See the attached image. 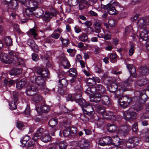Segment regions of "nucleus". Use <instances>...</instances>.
Here are the masks:
<instances>
[{
    "label": "nucleus",
    "instance_id": "1",
    "mask_svg": "<svg viewBox=\"0 0 149 149\" xmlns=\"http://www.w3.org/2000/svg\"><path fill=\"white\" fill-rule=\"evenodd\" d=\"M141 139L138 137H134L129 139L126 142V146L129 148H134L138 145Z\"/></svg>",
    "mask_w": 149,
    "mask_h": 149
},
{
    "label": "nucleus",
    "instance_id": "2",
    "mask_svg": "<svg viewBox=\"0 0 149 149\" xmlns=\"http://www.w3.org/2000/svg\"><path fill=\"white\" fill-rule=\"evenodd\" d=\"M131 101L132 99L128 96L127 95L121 96L119 99L120 106L123 108H125L127 107Z\"/></svg>",
    "mask_w": 149,
    "mask_h": 149
},
{
    "label": "nucleus",
    "instance_id": "3",
    "mask_svg": "<svg viewBox=\"0 0 149 149\" xmlns=\"http://www.w3.org/2000/svg\"><path fill=\"white\" fill-rule=\"evenodd\" d=\"M46 79L40 76H38L35 79L36 83L41 90H44L46 88L45 83Z\"/></svg>",
    "mask_w": 149,
    "mask_h": 149
},
{
    "label": "nucleus",
    "instance_id": "4",
    "mask_svg": "<svg viewBox=\"0 0 149 149\" xmlns=\"http://www.w3.org/2000/svg\"><path fill=\"white\" fill-rule=\"evenodd\" d=\"M137 25L140 28L144 29L149 26V17H144L140 18L138 21Z\"/></svg>",
    "mask_w": 149,
    "mask_h": 149
},
{
    "label": "nucleus",
    "instance_id": "5",
    "mask_svg": "<svg viewBox=\"0 0 149 149\" xmlns=\"http://www.w3.org/2000/svg\"><path fill=\"white\" fill-rule=\"evenodd\" d=\"M144 95H145L143 93H141L139 96V102L138 103H136L134 106V109L137 111L142 110L143 108L142 104L145 103L146 100L145 99H143L142 97H141Z\"/></svg>",
    "mask_w": 149,
    "mask_h": 149
},
{
    "label": "nucleus",
    "instance_id": "6",
    "mask_svg": "<svg viewBox=\"0 0 149 149\" xmlns=\"http://www.w3.org/2000/svg\"><path fill=\"white\" fill-rule=\"evenodd\" d=\"M123 116L125 120L128 121L136 118L137 114L135 112L130 110L125 111L123 114Z\"/></svg>",
    "mask_w": 149,
    "mask_h": 149
},
{
    "label": "nucleus",
    "instance_id": "7",
    "mask_svg": "<svg viewBox=\"0 0 149 149\" xmlns=\"http://www.w3.org/2000/svg\"><path fill=\"white\" fill-rule=\"evenodd\" d=\"M133 80L130 77L127 79L126 81H124L120 83V87L121 88L119 89L120 91H121L122 92L127 91V87L132 83Z\"/></svg>",
    "mask_w": 149,
    "mask_h": 149
},
{
    "label": "nucleus",
    "instance_id": "8",
    "mask_svg": "<svg viewBox=\"0 0 149 149\" xmlns=\"http://www.w3.org/2000/svg\"><path fill=\"white\" fill-rule=\"evenodd\" d=\"M38 92L37 87L34 85H31L27 87L25 93L27 96H30L36 94Z\"/></svg>",
    "mask_w": 149,
    "mask_h": 149
},
{
    "label": "nucleus",
    "instance_id": "9",
    "mask_svg": "<svg viewBox=\"0 0 149 149\" xmlns=\"http://www.w3.org/2000/svg\"><path fill=\"white\" fill-rule=\"evenodd\" d=\"M74 98L76 102L78 103V104L81 106L82 109L83 108H84L85 106L88 103L86 102L85 100L82 98V97L80 94H76L74 96Z\"/></svg>",
    "mask_w": 149,
    "mask_h": 149
},
{
    "label": "nucleus",
    "instance_id": "10",
    "mask_svg": "<svg viewBox=\"0 0 149 149\" xmlns=\"http://www.w3.org/2000/svg\"><path fill=\"white\" fill-rule=\"evenodd\" d=\"M56 130L55 129L52 128V132H51L50 131L49 132L48 134L46 133L41 136L40 138H39L41 140L44 142V143H47L49 142L51 140V137L49 135V133H50L52 135H54V133L56 131Z\"/></svg>",
    "mask_w": 149,
    "mask_h": 149
},
{
    "label": "nucleus",
    "instance_id": "11",
    "mask_svg": "<svg viewBox=\"0 0 149 149\" xmlns=\"http://www.w3.org/2000/svg\"><path fill=\"white\" fill-rule=\"evenodd\" d=\"M118 90H117L118 86V85L116 83H113L109 87V91L110 92L112 93H114L115 92V94L117 95V96H119L121 95L123 92L121 91H120V89L121 88L120 87V85H119Z\"/></svg>",
    "mask_w": 149,
    "mask_h": 149
},
{
    "label": "nucleus",
    "instance_id": "12",
    "mask_svg": "<svg viewBox=\"0 0 149 149\" xmlns=\"http://www.w3.org/2000/svg\"><path fill=\"white\" fill-rule=\"evenodd\" d=\"M0 59L2 62L7 64L11 63L13 61V59L12 57L8 58V55L3 53H1Z\"/></svg>",
    "mask_w": 149,
    "mask_h": 149
},
{
    "label": "nucleus",
    "instance_id": "13",
    "mask_svg": "<svg viewBox=\"0 0 149 149\" xmlns=\"http://www.w3.org/2000/svg\"><path fill=\"white\" fill-rule=\"evenodd\" d=\"M84 108H82V110L84 114L90 115L94 113L93 107L90 104L88 103Z\"/></svg>",
    "mask_w": 149,
    "mask_h": 149
},
{
    "label": "nucleus",
    "instance_id": "14",
    "mask_svg": "<svg viewBox=\"0 0 149 149\" xmlns=\"http://www.w3.org/2000/svg\"><path fill=\"white\" fill-rule=\"evenodd\" d=\"M78 144L81 149H89V142L85 138L82 139L79 141Z\"/></svg>",
    "mask_w": 149,
    "mask_h": 149
},
{
    "label": "nucleus",
    "instance_id": "15",
    "mask_svg": "<svg viewBox=\"0 0 149 149\" xmlns=\"http://www.w3.org/2000/svg\"><path fill=\"white\" fill-rule=\"evenodd\" d=\"M18 95L19 93H18L16 92L13 93V98L14 102H11L9 104L11 110H15L16 109L17 107L15 103L17 102L18 100Z\"/></svg>",
    "mask_w": 149,
    "mask_h": 149
},
{
    "label": "nucleus",
    "instance_id": "16",
    "mask_svg": "<svg viewBox=\"0 0 149 149\" xmlns=\"http://www.w3.org/2000/svg\"><path fill=\"white\" fill-rule=\"evenodd\" d=\"M103 118L108 120H116V117L113 113L111 111H108L103 115Z\"/></svg>",
    "mask_w": 149,
    "mask_h": 149
},
{
    "label": "nucleus",
    "instance_id": "17",
    "mask_svg": "<svg viewBox=\"0 0 149 149\" xmlns=\"http://www.w3.org/2000/svg\"><path fill=\"white\" fill-rule=\"evenodd\" d=\"M38 6V3L35 0L28 1L25 4V6L30 8L33 9V10H35L37 8Z\"/></svg>",
    "mask_w": 149,
    "mask_h": 149
},
{
    "label": "nucleus",
    "instance_id": "18",
    "mask_svg": "<svg viewBox=\"0 0 149 149\" xmlns=\"http://www.w3.org/2000/svg\"><path fill=\"white\" fill-rule=\"evenodd\" d=\"M56 12L51 13L49 12H46L43 17V19L46 22H48L53 17L56 16Z\"/></svg>",
    "mask_w": 149,
    "mask_h": 149
},
{
    "label": "nucleus",
    "instance_id": "19",
    "mask_svg": "<svg viewBox=\"0 0 149 149\" xmlns=\"http://www.w3.org/2000/svg\"><path fill=\"white\" fill-rule=\"evenodd\" d=\"M45 132V131L44 130L43 128H39L37 130L36 133L34 135L33 138V140L36 141L37 139H39V138L43 135V134Z\"/></svg>",
    "mask_w": 149,
    "mask_h": 149
},
{
    "label": "nucleus",
    "instance_id": "20",
    "mask_svg": "<svg viewBox=\"0 0 149 149\" xmlns=\"http://www.w3.org/2000/svg\"><path fill=\"white\" fill-rule=\"evenodd\" d=\"M68 84V81L65 79L63 78L59 81L58 86L60 88L58 89V91L59 90H60L61 91V92H60V94H61L63 95L64 93L63 91L61 89V88L63 87H65L67 86Z\"/></svg>",
    "mask_w": 149,
    "mask_h": 149
},
{
    "label": "nucleus",
    "instance_id": "21",
    "mask_svg": "<svg viewBox=\"0 0 149 149\" xmlns=\"http://www.w3.org/2000/svg\"><path fill=\"white\" fill-rule=\"evenodd\" d=\"M127 66L130 74V76L134 78L136 77L137 74L136 73V69L135 67L132 64H127Z\"/></svg>",
    "mask_w": 149,
    "mask_h": 149
},
{
    "label": "nucleus",
    "instance_id": "22",
    "mask_svg": "<svg viewBox=\"0 0 149 149\" xmlns=\"http://www.w3.org/2000/svg\"><path fill=\"white\" fill-rule=\"evenodd\" d=\"M131 130V127L129 125H126L122 126L120 127V129H119L118 133L123 134V135H125L127 134L129 131Z\"/></svg>",
    "mask_w": 149,
    "mask_h": 149
},
{
    "label": "nucleus",
    "instance_id": "23",
    "mask_svg": "<svg viewBox=\"0 0 149 149\" xmlns=\"http://www.w3.org/2000/svg\"><path fill=\"white\" fill-rule=\"evenodd\" d=\"M90 100L91 102L97 103L100 102L101 99V95L96 93L92 96L89 95Z\"/></svg>",
    "mask_w": 149,
    "mask_h": 149
},
{
    "label": "nucleus",
    "instance_id": "24",
    "mask_svg": "<svg viewBox=\"0 0 149 149\" xmlns=\"http://www.w3.org/2000/svg\"><path fill=\"white\" fill-rule=\"evenodd\" d=\"M111 139L112 144L113 145H121L122 143V139H120L117 135L113 136Z\"/></svg>",
    "mask_w": 149,
    "mask_h": 149
},
{
    "label": "nucleus",
    "instance_id": "25",
    "mask_svg": "<svg viewBox=\"0 0 149 149\" xmlns=\"http://www.w3.org/2000/svg\"><path fill=\"white\" fill-rule=\"evenodd\" d=\"M27 43L28 45L31 47L32 50L34 52H37L38 51V47L33 39H30L28 40Z\"/></svg>",
    "mask_w": 149,
    "mask_h": 149
},
{
    "label": "nucleus",
    "instance_id": "26",
    "mask_svg": "<svg viewBox=\"0 0 149 149\" xmlns=\"http://www.w3.org/2000/svg\"><path fill=\"white\" fill-rule=\"evenodd\" d=\"M50 110V108L46 105H43L41 107H37L36 110L37 112L39 113L40 111L42 112H48Z\"/></svg>",
    "mask_w": 149,
    "mask_h": 149
},
{
    "label": "nucleus",
    "instance_id": "27",
    "mask_svg": "<svg viewBox=\"0 0 149 149\" xmlns=\"http://www.w3.org/2000/svg\"><path fill=\"white\" fill-rule=\"evenodd\" d=\"M108 131L110 133L116 132L117 130V127L114 124L108 123L107 125Z\"/></svg>",
    "mask_w": 149,
    "mask_h": 149
},
{
    "label": "nucleus",
    "instance_id": "28",
    "mask_svg": "<svg viewBox=\"0 0 149 149\" xmlns=\"http://www.w3.org/2000/svg\"><path fill=\"white\" fill-rule=\"evenodd\" d=\"M106 8L109 13L111 15H114L116 13V10L113 6L111 4L106 5Z\"/></svg>",
    "mask_w": 149,
    "mask_h": 149
},
{
    "label": "nucleus",
    "instance_id": "29",
    "mask_svg": "<svg viewBox=\"0 0 149 149\" xmlns=\"http://www.w3.org/2000/svg\"><path fill=\"white\" fill-rule=\"evenodd\" d=\"M56 148L57 146H58L59 149H66L67 146V143L64 141H62L59 142L55 144Z\"/></svg>",
    "mask_w": 149,
    "mask_h": 149
},
{
    "label": "nucleus",
    "instance_id": "30",
    "mask_svg": "<svg viewBox=\"0 0 149 149\" xmlns=\"http://www.w3.org/2000/svg\"><path fill=\"white\" fill-rule=\"evenodd\" d=\"M149 106L146 108V110L143 113L142 115L140 117V119L141 120L147 118L149 119Z\"/></svg>",
    "mask_w": 149,
    "mask_h": 149
},
{
    "label": "nucleus",
    "instance_id": "31",
    "mask_svg": "<svg viewBox=\"0 0 149 149\" xmlns=\"http://www.w3.org/2000/svg\"><path fill=\"white\" fill-rule=\"evenodd\" d=\"M102 103L105 105H108L110 103V100L107 96L103 95L101 97Z\"/></svg>",
    "mask_w": 149,
    "mask_h": 149
},
{
    "label": "nucleus",
    "instance_id": "32",
    "mask_svg": "<svg viewBox=\"0 0 149 149\" xmlns=\"http://www.w3.org/2000/svg\"><path fill=\"white\" fill-rule=\"evenodd\" d=\"M22 72V70L20 68H14L10 70L9 74L10 75H16L19 74Z\"/></svg>",
    "mask_w": 149,
    "mask_h": 149
},
{
    "label": "nucleus",
    "instance_id": "33",
    "mask_svg": "<svg viewBox=\"0 0 149 149\" xmlns=\"http://www.w3.org/2000/svg\"><path fill=\"white\" fill-rule=\"evenodd\" d=\"M26 83L25 81L22 79L17 83L16 87L18 89H20L24 86Z\"/></svg>",
    "mask_w": 149,
    "mask_h": 149
},
{
    "label": "nucleus",
    "instance_id": "34",
    "mask_svg": "<svg viewBox=\"0 0 149 149\" xmlns=\"http://www.w3.org/2000/svg\"><path fill=\"white\" fill-rule=\"evenodd\" d=\"M95 88L96 91L100 93H103L106 91L104 87L101 84L98 85Z\"/></svg>",
    "mask_w": 149,
    "mask_h": 149
},
{
    "label": "nucleus",
    "instance_id": "35",
    "mask_svg": "<svg viewBox=\"0 0 149 149\" xmlns=\"http://www.w3.org/2000/svg\"><path fill=\"white\" fill-rule=\"evenodd\" d=\"M96 88L94 87H88L87 89H86L85 92L88 95V96H91L90 95H92L95 92Z\"/></svg>",
    "mask_w": 149,
    "mask_h": 149
},
{
    "label": "nucleus",
    "instance_id": "36",
    "mask_svg": "<svg viewBox=\"0 0 149 149\" xmlns=\"http://www.w3.org/2000/svg\"><path fill=\"white\" fill-rule=\"evenodd\" d=\"M4 40L6 45L8 46L12 45L13 41L11 38L9 36H7L4 38Z\"/></svg>",
    "mask_w": 149,
    "mask_h": 149
},
{
    "label": "nucleus",
    "instance_id": "37",
    "mask_svg": "<svg viewBox=\"0 0 149 149\" xmlns=\"http://www.w3.org/2000/svg\"><path fill=\"white\" fill-rule=\"evenodd\" d=\"M79 40L83 42H85L88 40V36L84 33H83L78 36Z\"/></svg>",
    "mask_w": 149,
    "mask_h": 149
},
{
    "label": "nucleus",
    "instance_id": "38",
    "mask_svg": "<svg viewBox=\"0 0 149 149\" xmlns=\"http://www.w3.org/2000/svg\"><path fill=\"white\" fill-rule=\"evenodd\" d=\"M69 76L71 77H76L77 75V71L74 68H70L68 71Z\"/></svg>",
    "mask_w": 149,
    "mask_h": 149
},
{
    "label": "nucleus",
    "instance_id": "39",
    "mask_svg": "<svg viewBox=\"0 0 149 149\" xmlns=\"http://www.w3.org/2000/svg\"><path fill=\"white\" fill-rule=\"evenodd\" d=\"M62 64L64 68H68L70 67V64L66 58H64L62 62Z\"/></svg>",
    "mask_w": 149,
    "mask_h": 149
},
{
    "label": "nucleus",
    "instance_id": "40",
    "mask_svg": "<svg viewBox=\"0 0 149 149\" xmlns=\"http://www.w3.org/2000/svg\"><path fill=\"white\" fill-rule=\"evenodd\" d=\"M112 139L109 136L103 137V141L106 145L112 144Z\"/></svg>",
    "mask_w": 149,
    "mask_h": 149
},
{
    "label": "nucleus",
    "instance_id": "41",
    "mask_svg": "<svg viewBox=\"0 0 149 149\" xmlns=\"http://www.w3.org/2000/svg\"><path fill=\"white\" fill-rule=\"evenodd\" d=\"M27 34L29 36L33 35L35 38L36 39V37L37 35V34L34 28H33L30 29L27 32Z\"/></svg>",
    "mask_w": 149,
    "mask_h": 149
},
{
    "label": "nucleus",
    "instance_id": "42",
    "mask_svg": "<svg viewBox=\"0 0 149 149\" xmlns=\"http://www.w3.org/2000/svg\"><path fill=\"white\" fill-rule=\"evenodd\" d=\"M42 100V97L40 95H36L32 98L33 101L35 103H38L41 101Z\"/></svg>",
    "mask_w": 149,
    "mask_h": 149
},
{
    "label": "nucleus",
    "instance_id": "43",
    "mask_svg": "<svg viewBox=\"0 0 149 149\" xmlns=\"http://www.w3.org/2000/svg\"><path fill=\"white\" fill-rule=\"evenodd\" d=\"M58 123V120L56 118L51 119L49 122V125L51 127L55 126Z\"/></svg>",
    "mask_w": 149,
    "mask_h": 149
},
{
    "label": "nucleus",
    "instance_id": "44",
    "mask_svg": "<svg viewBox=\"0 0 149 149\" xmlns=\"http://www.w3.org/2000/svg\"><path fill=\"white\" fill-rule=\"evenodd\" d=\"M17 127L19 130H22L25 128L24 123L21 121H18L17 122Z\"/></svg>",
    "mask_w": 149,
    "mask_h": 149
},
{
    "label": "nucleus",
    "instance_id": "45",
    "mask_svg": "<svg viewBox=\"0 0 149 149\" xmlns=\"http://www.w3.org/2000/svg\"><path fill=\"white\" fill-rule=\"evenodd\" d=\"M141 72L143 75H147L149 73V69L146 66L143 67L141 68Z\"/></svg>",
    "mask_w": 149,
    "mask_h": 149
},
{
    "label": "nucleus",
    "instance_id": "46",
    "mask_svg": "<svg viewBox=\"0 0 149 149\" xmlns=\"http://www.w3.org/2000/svg\"><path fill=\"white\" fill-rule=\"evenodd\" d=\"M140 81H137L136 83L138 86H141L146 84L148 83V80L147 78L142 79H141V82H142V83H140Z\"/></svg>",
    "mask_w": 149,
    "mask_h": 149
},
{
    "label": "nucleus",
    "instance_id": "47",
    "mask_svg": "<svg viewBox=\"0 0 149 149\" xmlns=\"http://www.w3.org/2000/svg\"><path fill=\"white\" fill-rule=\"evenodd\" d=\"M16 59L17 61V63L19 65H20L22 67H24L25 63L24 60L21 57H20L19 55L17 56Z\"/></svg>",
    "mask_w": 149,
    "mask_h": 149
},
{
    "label": "nucleus",
    "instance_id": "48",
    "mask_svg": "<svg viewBox=\"0 0 149 149\" xmlns=\"http://www.w3.org/2000/svg\"><path fill=\"white\" fill-rule=\"evenodd\" d=\"M101 24L100 23L96 22L95 25V32L99 33L101 31Z\"/></svg>",
    "mask_w": 149,
    "mask_h": 149
},
{
    "label": "nucleus",
    "instance_id": "49",
    "mask_svg": "<svg viewBox=\"0 0 149 149\" xmlns=\"http://www.w3.org/2000/svg\"><path fill=\"white\" fill-rule=\"evenodd\" d=\"M8 54L9 56L11 57H13V58H12L13 59L15 58H16L19 55L18 53L14 51H9L8 53Z\"/></svg>",
    "mask_w": 149,
    "mask_h": 149
},
{
    "label": "nucleus",
    "instance_id": "50",
    "mask_svg": "<svg viewBox=\"0 0 149 149\" xmlns=\"http://www.w3.org/2000/svg\"><path fill=\"white\" fill-rule=\"evenodd\" d=\"M9 14L10 18L12 19H14L17 15L15 10L13 9H11L10 11L9 12Z\"/></svg>",
    "mask_w": 149,
    "mask_h": 149
},
{
    "label": "nucleus",
    "instance_id": "51",
    "mask_svg": "<svg viewBox=\"0 0 149 149\" xmlns=\"http://www.w3.org/2000/svg\"><path fill=\"white\" fill-rule=\"evenodd\" d=\"M49 72L47 69H45V70H43L42 73L40 75V76L43 77L45 79H46L49 78Z\"/></svg>",
    "mask_w": 149,
    "mask_h": 149
},
{
    "label": "nucleus",
    "instance_id": "52",
    "mask_svg": "<svg viewBox=\"0 0 149 149\" xmlns=\"http://www.w3.org/2000/svg\"><path fill=\"white\" fill-rule=\"evenodd\" d=\"M30 139V138L29 136L26 135L24 136L23 138L20 141V142L24 145L23 146H24Z\"/></svg>",
    "mask_w": 149,
    "mask_h": 149
},
{
    "label": "nucleus",
    "instance_id": "53",
    "mask_svg": "<svg viewBox=\"0 0 149 149\" xmlns=\"http://www.w3.org/2000/svg\"><path fill=\"white\" fill-rule=\"evenodd\" d=\"M32 9L29 8H26L25 9V12H24V14H25L27 16L29 17L30 15H31L32 12L34 10H33Z\"/></svg>",
    "mask_w": 149,
    "mask_h": 149
},
{
    "label": "nucleus",
    "instance_id": "54",
    "mask_svg": "<svg viewBox=\"0 0 149 149\" xmlns=\"http://www.w3.org/2000/svg\"><path fill=\"white\" fill-rule=\"evenodd\" d=\"M135 47L132 45H130V47L129 50V55L131 56L132 55L134 52Z\"/></svg>",
    "mask_w": 149,
    "mask_h": 149
},
{
    "label": "nucleus",
    "instance_id": "55",
    "mask_svg": "<svg viewBox=\"0 0 149 149\" xmlns=\"http://www.w3.org/2000/svg\"><path fill=\"white\" fill-rule=\"evenodd\" d=\"M70 134V129H69L68 127L65 130L63 131V135L64 136H68Z\"/></svg>",
    "mask_w": 149,
    "mask_h": 149
},
{
    "label": "nucleus",
    "instance_id": "56",
    "mask_svg": "<svg viewBox=\"0 0 149 149\" xmlns=\"http://www.w3.org/2000/svg\"><path fill=\"white\" fill-rule=\"evenodd\" d=\"M60 34L56 32H54L51 35V37L55 39H57L60 37Z\"/></svg>",
    "mask_w": 149,
    "mask_h": 149
},
{
    "label": "nucleus",
    "instance_id": "57",
    "mask_svg": "<svg viewBox=\"0 0 149 149\" xmlns=\"http://www.w3.org/2000/svg\"><path fill=\"white\" fill-rule=\"evenodd\" d=\"M69 129H70V134H76L77 132V128L74 127H68Z\"/></svg>",
    "mask_w": 149,
    "mask_h": 149
},
{
    "label": "nucleus",
    "instance_id": "58",
    "mask_svg": "<svg viewBox=\"0 0 149 149\" xmlns=\"http://www.w3.org/2000/svg\"><path fill=\"white\" fill-rule=\"evenodd\" d=\"M63 44L65 46H66L68 44L69 41V40L67 39H64L62 37H61L60 38Z\"/></svg>",
    "mask_w": 149,
    "mask_h": 149
},
{
    "label": "nucleus",
    "instance_id": "59",
    "mask_svg": "<svg viewBox=\"0 0 149 149\" xmlns=\"http://www.w3.org/2000/svg\"><path fill=\"white\" fill-rule=\"evenodd\" d=\"M94 107L95 109V110L98 113L100 112V110H101L102 109L104 108L102 106L97 104L95 105Z\"/></svg>",
    "mask_w": 149,
    "mask_h": 149
},
{
    "label": "nucleus",
    "instance_id": "60",
    "mask_svg": "<svg viewBox=\"0 0 149 149\" xmlns=\"http://www.w3.org/2000/svg\"><path fill=\"white\" fill-rule=\"evenodd\" d=\"M67 51L70 54V55L71 56H73L76 52V50L75 49H69L67 50Z\"/></svg>",
    "mask_w": 149,
    "mask_h": 149
},
{
    "label": "nucleus",
    "instance_id": "61",
    "mask_svg": "<svg viewBox=\"0 0 149 149\" xmlns=\"http://www.w3.org/2000/svg\"><path fill=\"white\" fill-rule=\"evenodd\" d=\"M132 130L134 132H137L138 131V124L136 123H134L132 127Z\"/></svg>",
    "mask_w": 149,
    "mask_h": 149
},
{
    "label": "nucleus",
    "instance_id": "62",
    "mask_svg": "<svg viewBox=\"0 0 149 149\" xmlns=\"http://www.w3.org/2000/svg\"><path fill=\"white\" fill-rule=\"evenodd\" d=\"M93 78H89L87 79L86 82L88 84H91L92 85H93L95 84Z\"/></svg>",
    "mask_w": 149,
    "mask_h": 149
},
{
    "label": "nucleus",
    "instance_id": "63",
    "mask_svg": "<svg viewBox=\"0 0 149 149\" xmlns=\"http://www.w3.org/2000/svg\"><path fill=\"white\" fill-rule=\"evenodd\" d=\"M80 118L84 121H86L88 120V119L84 114H82L80 116Z\"/></svg>",
    "mask_w": 149,
    "mask_h": 149
},
{
    "label": "nucleus",
    "instance_id": "64",
    "mask_svg": "<svg viewBox=\"0 0 149 149\" xmlns=\"http://www.w3.org/2000/svg\"><path fill=\"white\" fill-rule=\"evenodd\" d=\"M72 77V78L70 80V82L71 83V85L75 84L77 81L76 77Z\"/></svg>",
    "mask_w": 149,
    "mask_h": 149
}]
</instances>
